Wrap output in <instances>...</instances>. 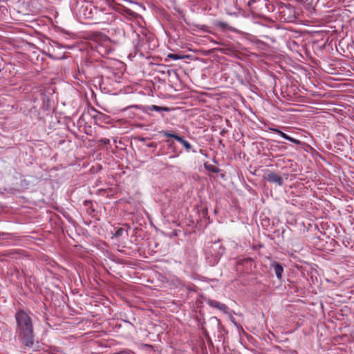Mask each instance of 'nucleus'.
Here are the masks:
<instances>
[{
  "mask_svg": "<svg viewBox=\"0 0 354 354\" xmlns=\"http://www.w3.org/2000/svg\"><path fill=\"white\" fill-rule=\"evenodd\" d=\"M18 339L24 348H30L34 344V328L31 317L24 310L15 314Z\"/></svg>",
  "mask_w": 354,
  "mask_h": 354,
  "instance_id": "obj_1",
  "label": "nucleus"
},
{
  "mask_svg": "<svg viewBox=\"0 0 354 354\" xmlns=\"http://www.w3.org/2000/svg\"><path fill=\"white\" fill-rule=\"evenodd\" d=\"M159 133L163 135L165 137L174 138L176 140H177L183 145L187 151H189L192 149V145L189 142L185 140L183 137L179 136L177 134L171 133L165 130L160 131Z\"/></svg>",
  "mask_w": 354,
  "mask_h": 354,
  "instance_id": "obj_2",
  "label": "nucleus"
},
{
  "mask_svg": "<svg viewBox=\"0 0 354 354\" xmlns=\"http://www.w3.org/2000/svg\"><path fill=\"white\" fill-rule=\"evenodd\" d=\"M264 180L271 183H275L277 185L281 186L283 185V179L279 174L268 171L263 177Z\"/></svg>",
  "mask_w": 354,
  "mask_h": 354,
  "instance_id": "obj_3",
  "label": "nucleus"
},
{
  "mask_svg": "<svg viewBox=\"0 0 354 354\" xmlns=\"http://www.w3.org/2000/svg\"><path fill=\"white\" fill-rule=\"evenodd\" d=\"M270 266L274 269V273L279 279H281L283 272V268L281 263L277 261H273Z\"/></svg>",
  "mask_w": 354,
  "mask_h": 354,
  "instance_id": "obj_4",
  "label": "nucleus"
},
{
  "mask_svg": "<svg viewBox=\"0 0 354 354\" xmlns=\"http://www.w3.org/2000/svg\"><path fill=\"white\" fill-rule=\"evenodd\" d=\"M270 130L272 131H273V132H275V133H278L281 137H283L286 140H288L290 141L292 143H295L296 145H300L301 144V141L300 140H297L295 138H293L289 136L288 135H287L286 133H285L283 131H280L279 129L272 128V129H270Z\"/></svg>",
  "mask_w": 354,
  "mask_h": 354,
  "instance_id": "obj_5",
  "label": "nucleus"
},
{
  "mask_svg": "<svg viewBox=\"0 0 354 354\" xmlns=\"http://www.w3.org/2000/svg\"><path fill=\"white\" fill-rule=\"evenodd\" d=\"M208 304L209 306L214 308H216L221 310H225L227 308L226 306L224 304L220 303L219 301H217L216 300H209L208 301Z\"/></svg>",
  "mask_w": 354,
  "mask_h": 354,
  "instance_id": "obj_6",
  "label": "nucleus"
},
{
  "mask_svg": "<svg viewBox=\"0 0 354 354\" xmlns=\"http://www.w3.org/2000/svg\"><path fill=\"white\" fill-rule=\"evenodd\" d=\"M214 26L221 28L222 30H232V28L230 26V25L227 22L222 21H216L214 23Z\"/></svg>",
  "mask_w": 354,
  "mask_h": 354,
  "instance_id": "obj_7",
  "label": "nucleus"
},
{
  "mask_svg": "<svg viewBox=\"0 0 354 354\" xmlns=\"http://www.w3.org/2000/svg\"><path fill=\"white\" fill-rule=\"evenodd\" d=\"M149 111H169V108L166 107V106H157V105H151L150 106H149Z\"/></svg>",
  "mask_w": 354,
  "mask_h": 354,
  "instance_id": "obj_8",
  "label": "nucleus"
},
{
  "mask_svg": "<svg viewBox=\"0 0 354 354\" xmlns=\"http://www.w3.org/2000/svg\"><path fill=\"white\" fill-rule=\"evenodd\" d=\"M167 57L171 59H174V60H178V59H180L183 58V57H181L180 55H178V54H172V53H170L167 55Z\"/></svg>",
  "mask_w": 354,
  "mask_h": 354,
  "instance_id": "obj_9",
  "label": "nucleus"
},
{
  "mask_svg": "<svg viewBox=\"0 0 354 354\" xmlns=\"http://www.w3.org/2000/svg\"><path fill=\"white\" fill-rule=\"evenodd\" d=\"M124 232V229L122 227H119L115 232L114 233V236L115 237L121 236Z\"/></svg>",
  "mask_w": 354,
  "mask_h": 354,
  "instance_id": "obj_10",
  "label": "nucleus"
},
{
  "mask_svg": "<svg viewBox=\"0 0 354 354\" xmlns=\"http://www.w3.org/2000/svg\"><path fill=\"white\" fill-rule=\"evenodd\" d=\"M168 143V147L170 148H174V142L173 141L167 140Z\"/></svg>",
  "mask_w": 354,
  "mask_h": 354,
  "instance_id": "obj_11",
  "label": "nucleus"
},
{
  "mask_svg": "<svg viewBox=\"0 0 354 354\" xmlns=\"http://www.w3.org/2000/svg\"><path fill=\"white\" fill-rule=\"evenodd\" d=\"M156 143L155 142H151V144H149L148 146L150 147H156Z\"/></svg>",
  "mask_w": 354,
  "mask_h": 354,
  "instance_id": "obj_12",
  "label": "nucleus"
}]
</instances>
